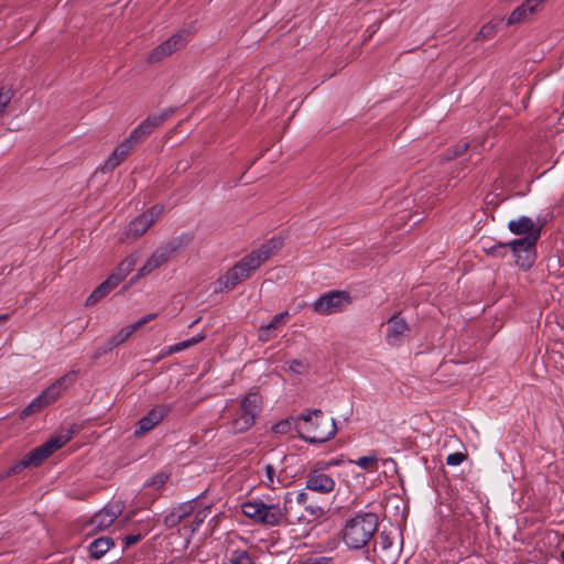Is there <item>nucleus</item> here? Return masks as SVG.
<instances>
[{
    "label": "nucleus",
    "instance_id": "f257e3e1",
    "mask_svg": "<svg viewBox=\"0 0 564 564\" xmlns=\"http://www.w3.org/2000/svg\"><path fill=\"white\" fill-rule=\"evenodd\" d=\"M281 246L282 240L280 238H272L258 249L252 250L216 281L215 292L232 290L239 283L250 278L262 263L281 248Z\"/></svg>",
    "mask_w": 564,
    "mask_h": 564
},
{
    "label": "nucleus",
    "instance_id": "4be33fe9",
    "mask_svg": "<svg viewBox=\"0 0 564 564\" xmlns=\"http://www.w3.org/2000/svg\"><path fill=\"white\" fill-rule=\"evenodd\" d=\"M113 545L110 538H99L93 541L88 547L89 554L94 558H100L104 556Z\"/></svg>",
    "mask_w": 564,
    "mask_h": 564
},
{
    "label": "nucleus",
    "instance_id": "a18cd8bd",
    "mask_svg": "<svg viewBox=\"0 0 564 564\" xmlns=\"http://www.w3.org/2000/svg\"><path fill=\"white\" fill-rule=\"evenodd\" d=\"M154 318V315L143 316V324L152 321Z\"/></svg>",
    "mask_w": 564,
    "mask_h": 564
},
{
    "label": "nucleus",
    "instance_id": "de8ad7c7",
    "mask_svg": "<svg viewBox=\"0 0 564 564\" xmlns=\"http://www.w3.org/2000/svg\"><path fill=\"white\" fill-rule=\"evenodd\" d=\"M9 318L8 314L0 315V322L7 321Z\"/></svg>",
    "mask_w": 564,
    "mask_h": 564
},
{
    "label": "nucleus",
    "instance_id": "412c9836",
    "mask_svg": "<svg viewBox=\"0 0 564 564\" xmlns=\"http://www.w3.org/2000/svg\"><path fill=\"white\" fill-rule=\"evenodd\" d=\"M378 462V455L375 452H371L366 456L358 457L357 459H350L348 464L358 466L367 473H375L379 467Z\"/></svg>",
    "mask_w": 564,
    "mask_h": 564
},
{
    "label": "nucleus",
    "instance_id": "2f4dec72",
    "mask_svg": "<svg viewBox=\"0 0 564 564\" xmlns=\"http://www.w3.org/2000/svg\"><path fill=\"white\" fill-rule=\"evenodd\" d=\"M231 564H253V561L249 553L243 550H236L230 555Z\"/></svg>",
    "mask_w": 564,
    "mask_h": 564
},
{
    "label": "nucleus",
    "instance_id": "6ab92c4d",
    "mask_svg": "<svg viewBox=\"0 0 564 564\" xmlns=\"http://www.w3.org/2000/svg\"><path fill=\"white\" fill-rule=\"evenodd\" d=\"M118 285V279L116 276L109 275V278L99 284L93 293L87 297L86 305H94L99 300L105 297L108 293H110Z\"/></svg>",
    "mask_w": 564,
    "mask_h": 564
},
{
    "label": "nucleus",
    "instance_id": "e433bc0d",
    "mask_svg": "<svg viewBox=\"0 0 564 564\" xmlns=\"http://www.w3.org/2000/svg\"><path fill=\"white\" fill-rule=\"evenodd\" d=\"M286 317H289L288 312H282V313L276 314L272 318V321L269 324H267L268 328H272V329L279 328L280 326H282L285 323Z\"/></svg>",
    "mask_w": 564,
    "mask_h": 564
},
{
    "label": "nucleus",
    "instance_id": "4c0bfd02",
    "mask_svg": "<svg viewBox=\"0 0 564 564\" xmlns=\"http://www.w3.org/2000/svg\"><path fill=\"white\" fill-rule=\"evenodd\" d=\"M139 227H140V221H139V219H138V217H137V218H134V219L129 224V226H128V228H127V236H128V237H131V238H134V239H135V238H138V237L140 236V229H139Z\"/></svg>",
    "mask_w": 564,
    "mask_h": 564
},
{
    "label": "nucleus",
    "instance_id": "473e14b6",
    "mask_svg": "<svg viewBox=\"0 0 564 564\" xmlns=\"http://www.w3.org/2000/svg\"><path fill=\"white\" fill-rule=\"evenodd\" d=\"M169 477H170V475L166 471H161L154 478L149 480L145 484V486H148V487H150V488H152L154 490H159L166 482Z\"/></svg>",
    "mask_w": 564,
    "mask_h": 564
},
{
    "label": "nucleus",
    "instance_id": "b1692460",
    "mask_svg": "<svg viewBox=\"0 0 564 564\" xmlns=\"http://www.w3.org/2000/svg\"><path fill=\"white\" fill-rule=\"evenodd\" d=\"M204 338H205V336L199 334L197 336L192 337L191 339H187V340L177 343L175 345H172V346L167 347L166 349H164L160 354V358L169 356V355L174 354V352H178V351L185 350V349H187V348H189V347L200 343Z\"/></svg>",
    "mask_w": 564,
    "mask_h": 564
},
{
    "label": "nucleus",
    "instance_id": "37998d69",
    "mask_svg": "<svg viewBox=\"0 0 564 564\" xmlns=\"http://www.w3.org/2000/svg\"><path fill=\"white\" fill-rule=\"evenodd\" d=\"M134 434L135 435L141 434V420L138 421V423L135 424Z\"/></svg>",
    "mask_w": 564,
    "mask_h": 564
},
{
    "label": "nucleus",
    "instance_id": "6e6552de",
    "mask_svg": "<svg viewBox=\"0 0 564 564\" xmlns=\"http://www.w3.org/2000/svg\"><path fill=\"white\" fill-rule=\"evenodd\" d=\"M351 300L345 291H330L321 295L312 304L313 311L319 315H330L344 311Z\"/></svg>",
    "mask_w": 564,
    "mask_h": 564
},
{
    "label": "nucleus",
    "instance_id": "f8f14e48",
    "mask_svg": "<svg viewBox=\"0 0 564 564\" xmlns=\"http://www.w3.org/2000/svg\"><path fill=\"white\" fill-rule=\"evenodd\" d=\"M306 488L312 491L328 494L335 489V480L323 469L316 468L308 474Z\"/></svg>",
    "mask_w": 564,
    "mask_h": 564
},
{
    "label": "nucleus",
    "instance_id": "2eb2a0df",
    "mask_svg": "<svg viewBox=\"0 0 564 564\" xmlns=\"http://www.w3.org/2000/svg\"><path fill=\"white\" fill-rule=\"evenodd\" d=\"M545 0H527L517 7L507 20V25H512L525 21L530 15L534 14Z\"/></svg>",
    "mask_w": 564,
    "mask_h": 564
},
{
    "label": "nucleus",
    "instance_id": "ddd939ff",
    "mask_svg": "<svg viewBox=\"0 0 564 564\" xmlns=\"http://www.w3.org/2000/svg\"><path fill=\"white\" fill-rule=\"evenodd\" d=\"M542 227L543 224L534 221L528 216H521L517 219H511L508 223L509 230L517 236H531L538 234V238H540Z\"/></svg>",
    "mask_w": 564,
    "mask_h": 564
},
{
    "label": "nucleus",
    "instance_id": "ea45409f",
    "mask_svg": "<svg viewBox=\"0 0 564 564\" xmlns=\"http://www.w3.org/2000/svg\"><path fill=\"white\" fill-rule=\"evenodd\" d=\"M272 328H268V325L261 326L258 332V338L260 341H269L273 335L271 334Z\"/></svg>",
    "mask_w": 564,
    "mask_h": 564
},
{
    "label": "nucleus",
    "instance_id": "1a4fd4ad",
    "mask_svg": "<svg viewBox=\"0 0 564 564\" xmlns=\"http://www.w3.org/2000/svg\"><path fill=\"white\" fill-rule=\"evenodd\" d=\"M140 127H137L129 138L123 140L111 153V155L107 159L105 164L100 167L102 173H108L113 171L131 152V150L137 145L140 139L139 134Z\"/></svg>",
    "mask_w": 564,
    "mask_h": 564
},
{
    "label": "nucleus",
    "instance_id": "dca6fc26",
    "mask_svg": "<svg viewBox=\"0 0 564 564\" xmlns=\"http://www.w3.org/2000/svg\"><path fill=\"white\" fill-rule=\"evenodd\" d=\"M120 512L119 506H108L93 517L91 525L97 530H106L113 523Z\"/></svg>",
    "mask_w": 564,
    "mask_h": 564
},
{
    "label": "nucleus",
    "instance_id": "7c9ffc66",
    "mask_svg": "<svg viewBox=\"0 0 564 564\" xmlns=\"http://www.w3.org/2000/svg\"><path fill=\"white\" fill-rule=\"evenodd\" d=\"M274 476H275V469L271 466V465H267L265 466V476L264 478L261 480L269 490H278L279 488L275 486V484L280 482L279 479H274Z\"/></svg>",
    "mask_w": 564,
    "mask_h": 564
},
{
    "label": "nucleus",
    "instance_id": "c9c22d12",
    "mask_svg": "<svg viewBox=\"0 0 564 564\" xmlns=\"http://www.w3.org/2000/svg\"><path fill=\"white\" fill-rule=\"evenodd\" d=\"M466 459V455L460 452H455L446 457V464L448 466H458Z\"/></svg>",
    "mask_w": 564,
    "mask_h": 564
},
{
    "label": "nucleus",
    "instance_id": "4468645a",
    "mask_svg": "<svg viewBox=\"0 0 564 564\" xmlns=\"http://www.w3.org/2000/svg\"><path fill=\"white\" fill-rule=\"evenodd\" d=\"M410 334L408 323L398 316H393L388 321L387 343L389 345H398L402 343Z\"/></svg>",
    "mask_w": 564,
    "mask_h": 564
},
{
    "label": "nucleus",
    "instance_id": "f3484780",
    "mask_svg": "<svg viewBox=\"0 0 564 564\" xmlns=\"http://www.w3.org/2000/svg\"><path fill=\"white\" fill-rule=\"evenodd\" d=\"M174 249L171 246H163L156 249L143 263V274L149 273L164 264L172 256Z\"/></svg>",
    "mask_w": 564,
    "mask_h": 564
},
{
    "label": "nucleus",
    "instance_id": "49530a36",
    "mask_svg": "<svg viewBox=\"0 0 564 564\" xmlns=\"http://www.w3.org/2000/svg\"><path fill=\"white\" fill-rule=\"evenodd\" d=\"M140 276H141V269H137V273H135L134 278L132 279V282L138 280Z\"/></svg>",
    "mask_w": 564,
    "mask_h": 564
},
{
    "label": "nucleus",
    "instance_id": "09e8293b",
    "mask_svg": "<svg viewBox=\"0 0 564 564\" xmlns=\"http://www.w3.org/2000/svg\"><path fill=\"white\" fill-rule=\"evenodd\" d=\"M304 497H305V496H303V495H300V496H299V498H300V501H301V502H302V501H304Z\"/></svg>",
    "mask_w": 564,
    "mask_h": 564
},
{
    "label": "nucleus",
    "instance_id": "aec40b11",
    "mask_svg": "<svg viewBox=\"0 0 564 564\" xmlns=\"http://www.w3.org/2000/svg\"><path fill=\"white\" fill-rule=\"evenodd\" d=\"M140 260L139 253H132L129 257H127L116 269V271L110 274L111 276H116L118 279V284L130 273L134 270L138 262Z\"/></svg>",
    "mask_w": 564,
    "mask_h": 564
},
{
    "label": "nucleus",
    "instance_id": "c85d7f7f",
    "mask_svg": "<svg viewBox=\"0 0 564 564\" xmlns=\"http://www.w3.org/2000/svg\"><path fill=\"white\" fill-rule=\"evenodd\" d=\"M163 205H154L143 213V232L155 224L163 215Z\"/></svg>",
    "mask_w": 564,
    "mask_h": 564
},
{
    "label": "nucleus",
    "instance_id": "a878e982",
    "mask_svg": "<svg viewBox=\"0 0 564 564\" xmlns=\"http://www.w3.org/2000/svg\"><path fill=\"white\" fill-rule=\"evenodd\" d=\"M48 402L45 400V398L41 394H39L36 398H34L22 411H21V414H20V417L23 420V419H26L37 412H40L41 410H43L44 408L48 406Z\"/></svg>",
    "mask_w": 564,
    "mask_h": 564
},
{
    "label": "nucleus",
    "instance_id": "9b49d317",
    "mask_svg": "<svg viewBox=\"0 0 564 564\" xmlns=\"http://www.w3.org/2000/svg\"><path fill=\"white\" fill-rule=\"evenodd\" d=\"M77 376V370H70L55 380L42 392V395L45 398L50 405L62 398V395L76 382Z\"/></svg>",
    "mask_w": 564,
    "mask_h": 564
},
{
    "label": "nucleus",
    "instance_id": "cd10ccee",
    "mask_svg": "<svg viewBox=\"0 0 564 564\" xmlns=\"http://www.w3.org/2000/svg\"><path fill=\"white\" fill-rule=\"evenodd\" d=\"M48 402L45 400V398L41 394H39L36 398H34L22 411H21V414H20V417L23 420V419H26L37 412H40L41 410H43L44 408L48 406Z\"/></svg>",
    "mask_w": 564,
    "mask_h": 564
},
{
    "label": "nucleus",
    "instance_id": "72a5a7b5",
    "mask_svg": "<svg viewBox=\"0 0 564 564\" xmlns=\"http://www.w3.org/2000/svg\"><path fill=\"white\" fill-rule=\"evenodd\" d=\"M13 97V91L10 88L2 87L0 89V115L3 113L4 109L10 104Z\"/></svg>",
    "mask_w": 564,
    "mask_h": 564
},
{
    "label": "nucleus",
    "instance_id": "c03bdc74",
    "mask_svg": "<svg viewBox=\"0 0 564 564\" xmlns=\"http://www.w3.org/2000/svg\"><path fill=\"white\" fill-rule=\"evenodd\" d=\"M312 513L315 514L316 517H319L324 514L325 511L321 507H318L317 510H313Z\"/></svg>",
    "mask_w": 564,
    "mask_h": 564
},
{
    "label": "nucleus",
    "instance_id": "7ed1b4c3",
    "mask_svg": "<svg viewBox=\"0 0 564 564\" xmlns=\"http://www.w3.org/2000/svg\"><path fill=\"white\" fill-rule=\"evenodd\" d=\"M300 437L308 443H324L336 433L333 419H327L321 410L306 411L295 420Z\"/></svg>",
    "mask_w": 564,
    "mask_h": 564
},
{
    "label": "nucleus",
    "instance_id": "f704fd0d",
    "mask_svg": "<svg viewBox=\"0 0 564 564\" xmlns=\"http://www.w3.org/2000/svg\"><path fill=\"white\" fill-rule=\"evenodd\" d=\"M288 369L294 373H303L307 369V364L304 360L293 359L286 361Z\"/></svg>",
    "mask_w": 564,
    "mask_h": 564
},
{
    "label": "nucleus",
    "instance_id": "bb28decb",
    "mask_svg": "<svg viewBox=\"0 0 564 564\" xmlns=\"http://www.w3.org/2000/svg\"><path fill=\"white\" fill-rule=\"evenodd\" d=\"M48 402L45 400V398L41 394H39L36 398H34L22 411H21V414H20V417L23 420V419H26L37 412H40L41 410H43L44 408L48 406Z\"/></svg>",
    "mask_w": 564,
    "mask_h": 564
},
{
    "label": "nucleus",
    "instance_id": "c756f323",
    "mask_svg": "<svg viewBox=\"0 0 564 564\" xmlns=\"http://www.w3.org/2000/svg\"><path fill=\"white\" fill-rule=\"evenodd\" d=\"M501 19L498 20H491L479 30L477 35L475 36L476 41H485L494 37L497 33L498 25L501 22Z\"/></svg>",
    "mask_w": 564,
    "mask_h": 564
},
{
    "label": "nucleus",
    "instance_id": "f03ea898",
    "mask_svg": "<svg viewBox=\"0 0 564 564\" xmlns=\"http://www.w3.org/2000/svg\"><path fill=\"white\" fill-rule=\"evenodd\" d=\"M75 433V427L64 429L50 437L41 446L32 449L24 455L20 460L15 462L7 471L6 475H14L21 473L26 468H35L41 466L52 454L67 444Z\"/></svg>",
    "mask_w": 564,
    "mask_h": 564
},
{
    "label": "nucleus",
    "instance_id": "5701e85b",
    "mask_svg": "<svg viewBox=\"0 0 564 564\" xmlns=\"http://www.w3.org/2000/svg\"><path fill=\"white\" fill-rule=\"evenodd\" d=\"M172 110H162L150 115L145 122H143V134L151 132L156 127L161 126L170 117Z\"/></svg>",
    "mask_w": 564,
    "mask_h": 564
},
{
    "label": "nucleus",
    "instance_id": "a211bd4d",
    "mask_svg": "<svg viewBox=\"0 0 564 564\" xmlns=\"http://www.w3.org/2000/svg\"><path fill=\"white\" fill-rule=\"evenodd\" d=\"M170 412L167 404H155L143 415V433L156 426Z\"/></svg>",
    "mask_w": 564,
    "mask_h": 564
},
{
    "label": "nucleus",
    "instance_id": "58836bf2",
    "mask_svg": "<svg viewBox=\"0 0 564 564\" xmlns=\"http://www.w3.org/2000/svg\"><path fill=\"white\" fill-rule=\"evenodd\" d=\"M291 429V422L289 420L280 421L273 425L272 430L275 433H288Z\"/></svg>",
    "mask_w": 564,
    "mask_h": 564
},
{
    "label": "nucleus",
    "instance_id": "0eeeda50",
    "mask_svg": "<svg viewBox=\"0 0 564 564\" xmlns=\"http://www.w3.org/2000/svg\"><path fill=\"white\" fill-rule=\"evenodd\" d=\"M241 510L248 518L265 524H275L282 517L281 509L278 506L267 505L258 499L243 502Z\"/></svg>",
    "mask_w": 564,
    "mask_h": 564
},
{
    "label": "nucleus",
    "instance_id": "9d476101",
    "mask_svg": "<svg viewBox=\"0 0 564 564\" xmlns=\"http://www.w3.org/2000/svg\"><path fill=\"white\" fill-rule=\"evenodd\" d=\"M189 32L181 31L156 46L148 56V62L153 64L162 61L172 53L183 48L189 39Z\"/></svg>",
    "mask_w": 564,
    "mask_h": 564
},
{
    "label": "nucleus",
    "instance_id": "39448f33",
    "mask_svg": "<svg viewBox=\"0 0 564 564\" xmlns=\"http://www.w3.org/2000/svg\"><path fill=\"white\" fill-rule=\"evenodd\" d=\"M261 411V398L258 393L247 394L240 408L228 423V429L231 433H243L249 430L256 421V416Z\"/></svg>",
    "mask_w": 564,
    "mask_h": 564
},
{
    "label": "nucleus",
    "instance_id": "20e7f679",
    "mask_svg": "<svg viewBox=\"0 0 564 564\" xmlns=\"http://www.w3.org/2000/svg\"><path fill=\"white\" fill-rule=\"evenodd\" d=\"M378 529V518L368 512L347 521L343 531V541L350 549H361L368 544Z\"/></svg>",
    "mask_w": 564,
    "mask_h": 564
},
{
    "label": "nucleus",
    "instance_id": "79ce46f5",
    "mask_svg": "<svg viewBox=\"0 0 564 564\" xmlns=\"http://www.w3.org/2000/svg\"><path fill=\"white\" fill-rule=\"evenodd\" d=\"M139 538H140V535H139V534H135V535H128V536L126 538V545H132V544L137 543V542H138V540H139Z\"/></svg>",
    "mask_w": 564,
    "mask_h": 564
},
{
    "label": "nucleus",
    "instance_id": "393cba45",
    "mask_svg": "<svg viewBox=\"0 0 564 564\" xmlns=\"http://www.w3.org/2000/svg\"><path fill=\"white\" fill-rule=\"evenodd\" d=\"M140 325H141V319L137 321L131 327L122 328L120 332H118L116 335H113L109 339L108 347L105 350L106 351L111 350L116 346L126 341L130 337V335L133 333V330L137 329Z\"/></svg>",
    "mask_w": 564,
    "mask_h": 564
},
{
    "label": "nucleus",
    "instance_id": "8fccbe9b",
    "mask_svg": "<svg viewBox=\"0 0 564 564\" xmlns=\"http://www.w3.org/2000/svg\"><path fill=\"white\" fill-rule=\"evenodd\" d=\"M561 558H562V561L564 563V550L561 552Z\"/></svg>",
    "mask_w": 564,
    "mask_h": 564
},
{
    "label": "nucleus",
    "instance_id": "3c124183",
    "mask_svg": "<svg viewBox=\"0 0 564 564\" xmlns=\"http://www.w3.org/2000/svg\"><path fill=\"white\" fill-rule=\"evenodd\" d=\"M187 513V511H184L183 513H181L178 517H184L185 514Z\"/></svg>",
    "mask_w": 564,
    "mask_h": 564
},
{
    "label": "nucleus",
    "instance_id": "a19ab883",
    "mask_svg": "<svg viewBox=\"0 0 564 564\" xmlns=\"http://www.w3.org/2000/svg\"><path fill=\"white\" fill-rule=\"evenodd\" d=\"M468 147H469V144L467 141L459 142L454 150L453 156L462 155L468 149Z\"/></svg>",
    "mask_w": 564,
    "mask_h": 564
},
{
    "label": "nucleus",
    "instance_id": "423d86ee",
    "mask_svg": "<svg viewBox=\"0 0 564 564\" xmlns=\"http://www.w3.org/2000/svg\"><path fill=\"white\" fill-rule=\"evenodd\" d=\"M538 240V234L525 236L524 238L514 239L508 243L496 245L492 247V251L509 247L517 256V263L522 268H530L534 261L535 245Z\"/></svg>",
    "mask_w": 564,
    "mask_h": 564
}]
</instances>
